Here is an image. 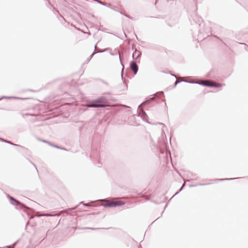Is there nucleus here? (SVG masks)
<instances>
[{"instance_id":"obj_4","label":"nucleus","mask_w":248,"mask_h":248,"mask_svg":"<svg viewBox=\"0 0 248 248\" xmlns=\"http://www.w3.org/2000/svg\"><path fill=\"white\" fill-rule=\"evenodd\" d=\"M141 55V53L139 51L135 50L133 54V58L136 61H139L138 59Z\"/></svg>"},{"instance_id":"obj_5","label":"nucleus","mask_w":248,"mask_h":248,"mask_svg":"<svg viewBox=\"0 0 248 248\" xmlns=\"http://www.w3.org/2000/svg\"><path fill=\"white\" fill-rule=\"evenodd\" d=\"M90 107H93V108H102L104 107L105 105H97V104H92L90 106H89Z\"/></svg>"},{"instance_id":"obj_2","label":"nucleus","mask_w":248,"mask_h":248,"mask_svg":"<svg viewBox=\"0 0 248 248\" xmlns=\"http://www.w3.org/2000/svg\"><path fill=\"white\" fill-rule=\"evenodd\" d=\"M124 204V202L121 201H107L106 206L108 207H115L121 206Z\"/></svg>"},{"instance_id":"obj_6","label":"nucleus","mask_w":248,"mask_h":248,"mask_svg":"<svg viewBox=\"0 0 248 248\" xmlns=\"http://www.w3.org/2000/svg\"><path fill=\"white\" fill-rule=\"evenodd\" d=\"M11 200L14 201V202H13V204H18V202L16 200L14 199L13 198L11 197Z\"/></svg>"},{"instance_id":"obj_3","label":"nucleus","mask_w":248,"mask_h":248,"mask_svg":"<svg viewBox=\"0 0 248 248\" xmlns=\"http://www.w3.org/2000/svg\"><path fill=\"white\" fill-rule=\"evenodd\" d=\"M130 68L133 71L135 74H136L138 70V67L135 62H132L130 64Z\"/></svg>"},{"instance_id":"obj_1","label":"nucleus","mask_w":248,"mask_h":248,"mask_svg":"<svg viewBox=\"0 0 248 248\" xmlns=\"http://www.w3.org/2000/svg\"><path fill=\"white\" fill-rule=\"evenodd\" d=\"M201 84L204 86L210 87H220L222 86L221 84L217 83L210 80H202L201 81Z\"/></svg>"}]
</instances>
